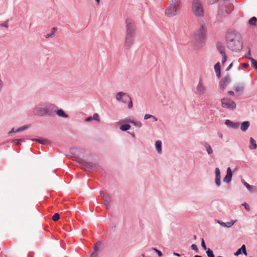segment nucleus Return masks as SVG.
I'll return each mask as SVG.
<instances>
[{
  "label": "nucleus",
  "mask_w": 257,
  "mask_h": 257,
  "mask_svg": "<svg viewBox=\"0 0 257 257\" xmlns=\"http://www.w3.org/2000/svg\"><path fill=\"white\" fill-rule=\"evenodd\" d=\"M152 116H153V115H151V114H146L144 116V119H149L150 118H152Z\"/></svg>",
  "instance_id": "nucleus-49"
},
{
  "label": "nucleus",
  "mask_w": 257,
  "mask_h": 257,
  "mask_svg": "<svg viewBox=\"0 0 257 257\" xmlns=\"http://www.w3.org/2000/svg\"><path fill=\"white\" fill-rule=\"evenodd\" d=\"M228 94L230 95H232V96H233L234 95V92L233 91H231V90L228 91Z\"/></svg>",
  "instance_id": "nucleus-55"
},
{
  "label": "nucleus",
  "mask_w": 257,
  "mask_h": 257,
  "mask_svg": "<svg viewBox=\"0 0 257 257\" xmlns=\"http://www.w3.org/2000/svg\"><path fill=\"white\" fill-rule=\"evenodd\" d=\"M206 91V87L204 86L203 83L201 80L200 79L198 85L196 87V92L197 94L199 95L204 94Z\"/></svg>",
  "instance_id": "nucleus-12"
},
{
  "label": "nucleus",
  "mask_w": 257,
  "mask_h": 257,
  "mask_svg": "<svg viewBox=\"0 0 257 257\" xmlns=\"http://www.w3.org/2000/svg\"><path fill=\"white\" fill-rule=\"evenodd\" d=\"M215 177H221L220 169L218 168L215 169Z\"/></svg>",
  "instance_id": "nucleus-43"
},
{
  "label": "nucleus",
  "mask_w": 257,
  "mask_h": 257,
  "mask_svg": "<svg viewBox=\"0 0 257 257\" xmlns=\"http://www.w3.org/2000/svg\"><path fill=\"white\" fill-rule=\"evenodd\" d=\"M34 114L35 115H38V116L46 115L45 107H36L34 109Z\"/></svg>",
  "instance_id": "nucleus-15"
},
{
  "label": "nucleus",
  "mask_w": 257,
  "mask_h": 257,
  "mask_svg": "<svg viewBox=\"0 0 257 257\" xmlns=\"http://www.w3.org/2000/svg\"><path fill=\"white\" fill-rule=\"evenodd\" d=\"M242 205L243 206H244V207L246 211H249L250 210V207L247 203H246V202H244Z\"/></svg>",
  "instance_id": "nucleus-46"
},
{
  "label": "nucleus",
  "mask_w": 257,
  "mask_h": 257,
  "mask_svg": "<svg viewBox=\"0 0 257 257\" xmlns=\"http://www.w3.org/2000/svg\"><path fill=\"white\" fill-rule=\"evenodd\" d=\"M227 48L232 51L239 52L242 49V43L240 40L239 35L234 31L229 30L225 36Z\"/></svg>",
  "instance_id": "nucleus-1"
},
{
  "label": "nucleus",
  "mask_w": 257,
  "mask_h": 257,
  "mask_svg": "<svg viewBox=\"0 0 257 257\" xmlns=\"http://www.w3.org/2000/svg\"><path fill=\"white\" fill-rule=\"evenodd\" d=\"M102 199L104 201L103 204L107 209L110 208L109 204L111 202V198L108 194H104L102 195Z\"/></svg>",
  "instance_id": "nucleus-13"
},
{
  "label": "nucleus",
  "mask_w": 257,
  "mask_h": 257,
  "mask_svg": "<svg viewBox=\"0 0 257 257\" xmlns=\"http://www.w3.org/2000/svg\"><path fill=\"white\" fill-rule=\"evenodd\" d=\"M152 117L154 119L155 121H157V118L153 115V116H152Z\"/></svg>",
  "instance_id": "nucleus-61"
},
{
  "label": "nucleus",
  "mask_w": 257,
  "mask_h": 257,
  "mask_svg": "<svg viewBox=\"0 0 257 257\" xmlns=\"http://www.w3.org/2000/svg\"><path fill=\"white\" fill-rule=\"evenodd\" d=\"M216 46L217 50L221 55L225 54V47L221 42H217Z\"/></svg>",
  "instance_id": "nucleus-17"
},
{
  "label": "nucleus",
  "mask_w": 257,
  "mask_h": 257,
  "mask_svg": "<svg viewBox=\"0 0 257 257\" xmlns=\"http://www.w3.org/2000/svg\"><path fill=\"white\" fill-rule=\"evenodd\" d=\"M173 255L177 257H180L181 256V255L179 253L176 252H173Z\"/></svg>",
  "instance_id": "nucleus-57"
},
{
  "label": "nucleus",
  "mask_w": 257,
  "mask_h": 257,
  "mask_svg": "<svg viewBox=\"0 0 257 257\" xmlns=\"http://www.w3.org/2000/svg\"><path fill=\"white\" fill-rule=\"evenodd\" d=\"M232 65H233V64L232 63L231 64H230V65L226 69V71H228L232 67Z\"/></svg>",
  "instance_id": "nucleus-56"
},
{
  "label": "nucleus",
  "mask_w": 257,
  "mask_h": 257,
  "mask_svg": "<svg viewBox=\"0 0 257 257\" xmlns=\"http://www.w3.org/2000/svg\"><path fill=\"white\" fill-rule=\"evenodd\" d=\"M216 72V76L219 78L221 76V72L220 71H219V72Z\"/></svg>",
  "instance_id": "nucleus-54"
},
{
  "label": "nucleus",
  "mask_w": 257,
  "mask_h": 257,
  "mask_svg": "<svg viewBox=\"0 0 257 257\" xmlns=\"http://www.w3.org/2000/svg\"><path fill=\"white\" fill-rule=\"evenodd\" d=\"M194 257H202V256L201 255H195Z\"/></svg>",
  "instance_id": "nucleus-63"
},
{
  "label": "nucleus",
  "mask_w": 257,
  "mask_h": 257,
  "mask_svg": "<svg viewBox=\"0 0 257 257\" xmlns=\"http://www.w3.org/2000/svg\"><path fill=\"white\" fill-rule=\"evenodd\" d=\"M92 119L99 122L100 121L99 116L98 113H95L93 115Z\"/></svg>",
  "instance_id": "nucleus-38"
},
{
  "label": "nucleus",
  "mask_w": 257,
  "mask_h": 257,
  "mask_svg": "<svg viewBox=\"0 0 257 257\" xmlns=\"http://www.w3.org/2000/svg\"><path fill=\"white\" fill-rule=\"evenodd\" d=\"M244 57L250 60L251 63L252 67L255 70H257V61L251 57H248L247 55H245Z\"/></svg>",
  "instance_id": "nucleus-26"
},
{
  "label": "nucleus",
  "mask_w": 257,
  "mask_h": 257,
  "mask_svg": "<svg viewBox=\"0 0 257 257\" xmlns=\"http://www.w3.org/2000/svg\"><path fill=\"white\" fill-rule=\"evenodd\" d=\"M24 140L23 139H14L13 140L12 142L15 144L16 145L19 146L21 144V143L24 142Z\"/></svg>",
  "instance_id": "nucleus-35"
},
{
  "label": "nucleus",
  "mask_w": 257,
  "mask_h": 257,
  "mask_svg": "<svg viewBox=\"0 0 257 257\" xmlns=\"http://www.w3.org/2000/svg\"><path fill=\"white\" fill-rule=\"evenodd\" d=\"M191 10L192 13L197 17H202L204 15V10L200 0H192L191 3Z\"/></svg>",
  "instance_id": "nucleus-3"
},
{
  "label": "nucleus",
  "mask_w": 257,
  "mask_h": 257,
  "mask_svg": "<svg viewBox=\"0 0 257 257\" xmlns=\"http://www.w3.org/2000/svg\"><path fill=\"white\" fill-rule=\"evenodd\" d=\"M125 34H136L137 26L135 21L130 18H127L125 21Z\"/></svg>",
  "instance_id": "nucleus-4"
},
{
  "label": "nucleus",
  "mask_w": 257,
  "mask_h": 257,
  "mask_svg": "<svg viewBox=\"0 0 257 257\" xmlns=\"http://www.w3.org/2000/svg\"><path fill=\"white\" fill-rule=\"evenodd\" d=\"M132 121H133V120H132L131 118L130 117H126L124 119V122H130V123H132Z\"/></svg>",
  "instance_id": "nucleus-50"
},
{
  "label": "nucleus",
  "mask_w": 257,
  "mask_h": 257,
  "mask_svg": "<svg viewBox=\"0 0 257 257\" xmlns=\"http://www.w3.org/2000/svg\"><path fill=\"white\" fill-rule=\"evenodd\" d=\"M14 128H13L9 133V134L10 135L11 133L15 132Z\"/></svg>",
  "instance_id": "nucleus-58"
},
{
  "label": "nucleus",
  "mask_w": 257,
  "mask_h": 257,
  "mask_svg": "<svg viewBox=\"0 0 257 257\" xmlns=\"http://www.w3.org/2000/svg\"><path fill=\"white\" fill-rule=\"evenodd\" d=\"M225 124L229 126L230 128L235 129L238 127L240 123L237 122H234L229 119H226L225 121Z\"/></svg>",
  "instance_id": "nucleus-16"
},
{
  "label": "nucleus",
  "mask_w": 257,
  "mask_h": 257,
  "mask_svg": "<svg viewBox=\"0 0 257 257\" xmlns=\"http://www.w3.org/2000/svg\"><path fill=\"white\" fill-rule=\"evenodd\" d=\"M75 158H76V162H78V163H79V164L81 165V166L82 165V164L84 163V162L85 161L79 157H75Z\"/></svg>",
  "instance_id": "nucleus-37"
},
{
  "label": "nucleus",
  "mask_w": 257,
  "mask_h": 257,
  "mask_svg": "<svg viewBox=\"0 0 257 257\" xmlns=\"http://www.w3.org/2000/svg\"><path fill=\"white\" fill-rule=\"evenodd\" d=\"M97 5H99L100 3V0H95Z\"/></svg>",
  "instance_id": "nucleus-62"
},
{
  "label": "nucleus",
  "mask_w": 257,
  "mask_h": 257,
  "mask_svg": "<svg viewBox=\"0 0 257 257\" xmlns=\"http://www.w3.org/2000/svg\"><path fill=\"white\" fill-rule=\"evenodd\" d=\"M136 37V34H125V40L124 42V48L128 50L134 44Z\"/></svg>",
  "instance_id": "nucleus-8"
},
{
  "label": "nucleus",
  "mask_w": 257,
  "mask_h": 257,
  "mask_svg": "<svg viewBox=\"0 0 257 257\" xmlns=\"http://www.w3.org/2000/svg\"><path fill=\"white\" fill-rule=\"evenodd\" d=\"M152 249L153 250H154L157 253V254L159 257H161L162 256V255H163L162 253L160 250H158V249H157L156 248H155V247H152Z\"/></svg>",
  "instance_id": "nucleus-42"
},
{
  "label": "nucleus",
  "mask_w": 257,
  "mask_h": 257,
  "mask_svg": "<svg viewBox=\"0 0 257 257\" xmlns=\"http://www.w3.org/2000/svg\"><path fill=\"white\" fill-rule=\"evenodd\" d=\"M132 123L134 126H135L136 127H137L138 128H140L142 125V123L141 122L138 121H135L134 120H133V121H132Z\"/></svg>",
  "instance_id": "nucleus-36"
},
{
  "label": "nucleus",
  "mask_w": 257,
  "mask_h": 257,
  "mask_svg": "<svg viewBox=\"0 0 257 257\" xmlns=\"http://www.w3.org/2000/svg\"><path fill=\"white\" fill-rule=\"evenodd\" d=\"M221 102L222 107L230 110H233L236 107L235 102L228 97H224L222 98L221 99Z\"/></svg>",
  "instance_id": "nucleus-7"
},
{
  "label": "nucleus",
  "mask_w": 257,
  "mask_h": 257,
  "mask_svg": "<svg viewBox=\"0 0 257 257\" xmlns=\"http://www.w3.org/2000/svg\"><path fill=\"white\" fill-rule=\"evenodd\" d=\"M92 117L91 116H88L87 117H86L85 119V120L87 122H89V121H90L91 120H92Z\"/></svg>",
  "instance_id": "nucleus-51"
},
{
  "label": "nucleus",
  "mask_w": 257,
  "mask_h": 257,
  "mask_svg": "<svg viewBox=\"0 0 257 257\" xmlns=\"http://www.w3.org/2000/svg\"><path fill=\"white\" fill-rule=\"evenodd\" d=\"M221 177H215V184L217 187H219L221 185Z\"/></svg>",
  "instance_id": "nucleus-40"
},
{
  "label": "nucleus",
  "mask_w": 257,
  "mask_h": 257,
  "mask_svg": "<svg viewBox=\"0 0 257 257\" xmlns=\"http://www.w3.org/2000/svg\"><path fill=\"white\" fill-rule=\"evenodd\" d=\"M131 128V126L128 124H122L120 126V130L122 131H126Z\"/></svg>",
  "instance_id": "nucleus-31"
},
{
  "label": "nucleus",
  "mask_w": 257,
  "mask_h": 257,
  "mask_svg": "<svg viewBox=\"0 0 257 257\" xmlns=\"http://www.w3.org/2000/svg\"><path fill=\"white\" fill-rule=\"evenodd\" d=\"M221 55L222 56V63H224L226 61V60H227V56L225 55V54H224L223 55Z\"/></svg>",
  "instance_id": "nucleus-48"
},
{
  "label": "nucleus",
  "mask_w": 257,
  "mask_h": 257,
  "mask_svg": "<svg viewBox=\"0 0 257 257\" xmlns=\"http://www.w3.org/2000/svg\"><path fill=\"white\" fill-rule=\"evenodd\" d=\"M29 127V126L28 125H23L22 126H21V127H19L18 129H17L16 130L15 132L16 133H19V132L23 131L26 130L27 128H28Z\"/></svg>",
  "instance_id": "nucleus-32"
},
{
  "label": "nucleus",
  "mask_w": 257,
  "mask_h": 257,
  "mask_svg": "<svg viewBox=\"0 0 257 257\" xmlns=\"http://www.w3.org/2000/svg\"><path fill=\"white\" fill-rule=\"evenodd\" d=\"M106 193H104L103 191H100V195L101 196V197H102V195H104V194H106Z\"/></svg>",
  "instance_id": "nucleus-59"
},
{
  "label": "nucleus",
  "mask_w": 257,
  "mask_h": 257,
  "mask_svg": "<svg viewBox=\"0 0 257 257\" xmlns=\"http://www.w3.org/2000/svg\"><path fill=\"white\" fill-rule=\"evenodd\" d=\"M201 245L202 246V247L204 249V250H207V248H206V246L205 245V242H204V240L203 239V238H202V240H201Z\"/></svg>",
  "instance_id": "nucleus-45"
},
{
  "label": "nucleus",
  "mask_w": 257,
  "mask_h": 257,
  "mask_svg": "<svg viewBox=\"0 0 257 257\" xmlns=\"http://www.w3.org/2000/svg\"><path fill=\"white\" fill-rule=\"evenodd\" d=\"M181 8V3L180 0H171L168 7L165 10V15L168 17H172L175 16Z\"/></svg>",
  "instance_id": "nucleus-2"
},
{
  "label": "nucleus",
  "mask_w": 257,
  "mask_h": 257,
  "mask_svg": "<svg viewBox=\"0 0 257 257\" xmlns=\"http://www.w3.org/2000/svg\"><path fill=\"white\" fill-rule=\"evenodd\" d=\"M242 66L245 68H247L249 67V64L247 63H244L242 64Z\"/></svg>",
  "instance_id": "nucleus-52"
},
{
  "label": "nucleus",
  "mask_w": 257,
  "mask_h": 257,
  "mask_svg": "<svg viewBox=\"0 0 257 257\" xmlns=\"http://www.w3.org/2000/svg\"><path fill=\"white\" fill-rule=\"evenodd\" d=\"M59 218H60V215H59V213H56L53 215V216L52 217V219L54 221H56L59 219Z\"/></svg>",
  "instance_id": "nucleus-41"
},
{
  "label": "nucleus",
  "mask_w": 257,
  "mask_h": 257,
  "mask_svg": "<svg viewBox=\"0 0 257 257\" xmlns=\"http://www.w3.org/2000/svg\"><path fill=\"white\" fill-rule=\"evenodd\" d=\"M206 28L204 25H202L200 28L197 30L194 35V38L196 40L201 44L204 43L205 39Z\"/></svg>",
  "instance_id": "nucleus-6"
},
{
  "label": "nucleus",
  "mask_w": 257,
  "mask_h": 257,
  "mask_svg": "<svg viewBox=\"0 0 257 257\" xmlns=\"http://www.w3.org/2000/svg\"><path fill=\"white\" fill-rule=\"evenodd\" d=\"M250 125V122L248 121H245L241 123L240 130L243 132H245Z\"/></svg>",
  "instance_id": "nucleus-23"
},
{
  "label": "nucleus",
  "mask_w": 257,
  "mask_h": 257,
  "mask_svg": "<svg viewBox=\"0 0 257 257\" xmlns=\"http://www.w3.org/2000/svg\"><path fill=\"white\" fill-rule=\"evenodd\" d=\"M236 220H232L231 221H229V222H227L225 223V222H223L218 220L217 221V222L222 226L229 228V227H231L234 224V223L236 222Z\"/></svg>",
  "instance_id": "nucleus-18"
},
{
  "label": "nucleus",
  "mask_w": 257,
  "mask_h": 257,
  "mask_svg": "<svg viewBox=\"0 0 257 257\" xmlns=\"http://www.w3.org/2000/svg\"><path fill=\"white\" fill-rule=\"evenodd\" d=\"M155 147L158 153L162 152V142L161 141L158 140L156 142Z\"/></svg>",
  "instance_id": "nucleus-28"
},
{
  "label": "nucleus",
  "mask_w": 257,
  "mask_h": 257,
  "mask_svg": "<svg viewBox=\"0 0 257 257\" xmlns=\"http://www.w3.org/2000/svg\"><path fill=\"white\" fill-rule=\"evenodd\" d=\"M58 107L52 104H50L49 105H47L45 106V114L48 115H51L53 114H54L55 111L56 109H57Z\"/></svg>",
  "instance_id": "nucleus-11"
},
{
  "label": "nucleus",
  "mask_w": 257,
  "mask_h": 257,
  "mask_svg": "<svg viewBox=\"0 0 257 257\" xmlns=\"http://www.w3.org/2000/svg\"><path fill=\"white\" fill-rule=\"evenodd\" d=\"M243 253L245 255H247V252L246 249V246L244 244H242L240 248H239L235 253L234 255L238 256L241 253Z\"/></svg>",
  "instance_id": "nucleus-19"
},
{
  "label": "nucleus",
  "mask_w": 257,
  "mask_h": 257,
  "mask_svg": "<svg viewBox=\"0 0 257 257\" xmlns=\"http://www.w3.org/2000/svg\"><path fill=\"white\" fill-rule=\"evenodd\" d=\"M81 167L85 171L90 172L96 167V164L91 162L85 161Z\"/></svg>",
  "instance_id": "nucleus-9"
},
{
  "label": "nucleus",
  "mask_w": 257,
  "mask_h": 257,
  "mask_svg": "<svg viewBox=\"0 0 257 257\" xmlns=\"http://www.w3.org/2000/svg\"><path fill=\"white\" fill-rule=\"evenodd\" d=\"M57 30V28L56 27H53V28H52L51 32L49 34H47L46 36V38H49L50 37H52L54 35V34Z\"/></svg>",
  "instance_id": "nucleus-30"
},
{
  "label": "nucleus",
  "mask_w": 257,
  "mask_h": 257,
  "mask_svg": "<svg viewBox=\"0 0 257 257\" xmlns=\"http://www.w3.org/2000/svg\"><path fill=\"white\" fill-rule=\"evenodd\" d=\"M242 182L244 186L249 191H256V188L255 186H251L245 182L244 180L242 181Z\"/></svg>",
  "instance_id": "nucleus-24"
},
{
  "label": "nucleus",
  "mask_w": 257,
  "mask_h": 257,
  "mask_svg": "<svg viewBox=\"0 0 257 257\" xmlns=\"http://www.w3.org/2000/svg\"><path fill=\"white\" fill-rule=\"evenodd\" d=\"M256 21H257V18L255 17H252V18H251L249 19L248 23L250 25H251V26L255 25Z\"/></svg>",
  "instance_id": "nucleus-34"
},
{
  "label": "nucleus",
  "mask_w": 257,
  "mask_h": 257,
  "mask_svg": "<svg viewBox=\"0 0 257 257\" xmlns=\"http://www.w3.org/2000/svg\"><path fill=\"white\" fill-rule=\"evenodd\" d=\"M191 248L192 250L195 251L196 252H198V249L197 245L195 244H192L191 246Z\"/></svg>",
  "instance_id": "nucleus-44"
},
{
  "label": "nucleus",
  "mask_w": 257,
  "mask_h": 257,
  "mask_svg": "<svg viewBox=\"0 0 257 257\" xmlns=\"http://www.w3.org/2000/svg\"><path fill=\"white\" fill-rule=\"evenodd\" d=\"M218 135L219 137H220L221 138H222L223 136H222V134L221 133H218Z\"/></svg>",
  "instance_id": "nucleus-60"
},
{
  "label": "nucleus",
  "mask_w": 257,
  "mask_h": 257,
  "mask_svg": "<svg viewBox=\"0 0 257 257\" xmlns=\"http://www.w3.org/2000/svg\"><path fill=\"white\" fill-rule=\"evenodd\" d=\"M244 85H237V86H236L234 87V91L236 92H243V89H244Z\"/></svg>",
  "instance_id": "nucleus-29"
},
{
  "label": "nucleus",
  "mask_w": 257,
  "mask_h": 257,
  "mask_svg": "<svg viewBox=\"0 0 257 257\" xmlns=\"http://www.w3.org/2000/svg\"><path fill=\"white\" fill-rule=\"evenodd\" d=\"M31 140L33 142H36L39 143L42 145H46L49 144L50 141L46 139H32Z\"/></svg>",
  "instance_id": "nucleus-21"
},
{
  "label": "nucleus",
  "mask_w": 257,
  "mask_h": 257,
  "mask_svg": "<svg viewBox=\"0 0 257 257\" xmlns=\"http://www.w3.org/2000/svg\"><path fill=\"white\" fill-rule=\"evenodd\" d=\"M206 253L207 257H215L213 251L210 248H207Z\"/></svg>",
  "instance_id": "nucleus-33"
},
{
  "label": "nucleus",
  "mask_w": 257,
  "mask_h": 257,
  "mask_svg": "<svg viewBox=\"0 0 257 257\" xmlns=\"http://www.w3.org/2000/svg\"><path fill=\"white\" fill-rule=\"evenodd\" d=\"M250 145L249 146V148L251 150H255L257 148V144L256 143V141L252 138H250Z\"/></svg>",
  "instance_id": "nucleus-27"
},
{
  "label": "nucleus",
  "mask_w": 257,
  "mask_h": 257,
  "mask_svg": "<svg viewBox=\"0 0 257 257\" xmlns=\"http://www.w3.org/2000/svg\"><path fill=\"white\" fill-rule=\"evenodd\" d=\"M202 145H203L206 148V151L208 154L210 155L213 153V150L211 146L207 142H204L202 143Z\"/></svg>",
  "instance_id": "nucleus-22"
},
{
  "label": "nucleus",
  "mask_w": 257,
  "mask_h": 257,
  "mask_svg": "<svg viewBox=\"0 0 257 257\" xmlns=\"http://www.w3.org/2000/svg\"><path fill=\"white\" fill-rule=\"evenodd\" d=\"M116 99L117 101H121L123 103L128 102V108L131 109L133 107V102L130 95L124 92H119L116 95Z\"/></svg>",
  "instance_id": "nucleus-5"
},
{
  "label": "nucleus",
  "mask_w": 257,
  "mask_h": 257,
  "mask_svg": "<svg viewBox=\"0 0 257 257\" xmlns=\"http://www.w3.org/2000/svg\"><path fill=\"white\" fill-rule=\"evenodd\" d=\"M214 69H215V72L220 71V64L219 62H217L214 65Z\"/></svg>",
  "instance_id": "nucleus-39"
},
{
  "label": "nucleus",
  "mask_w": 257,
  "mask_h": 257,
  "mask_svg": "<svg viewBox=\"0 0 257 257\" xmlns=\"http://www.w3.org/2000/svg\"><path fill=\"white\" fill-rule=\"evenodd\" d=\"M55 112L60 117L64 118H67L68 117V115L62 109H58L57 110L56 109Z\"/></svg>",
  "instance_id": "nucleus-25"
},
{
  "label": "nucleus",
  "mask_w": 257,
  "mask_h": 257,
  "mask_svg": "<svg viewBox=\"0 0 257 257\" xmlns=\"http://www.w3.org/2000/svg\"><path fill=\"white\" fill-rule=\"evenodd\" d=\"M230 82V77L229 75H226L220 80L219 82V86L222 90H224Z\"/></svg>",
  "instance_id": "nucleus-10"
},
{
  "label": "nucleus",
  "mask_w": 257,
  "mask_h": 257,
  "mask_svg": "<svg viewBox=\"0 0 257 257\" xmlns=\"http://www.w3.org/2000/svg\"><path fill=\"white\" fill-rule=\"evenodd\" d=\"M247 49H248V53L245 55H247L248 57H250V55H251L250 49L249 47H248Z\"/></svg>",
  "instance_id": "nucleus-53"
},
{
  "label": "nucleus",
  "mask_w": 257,
  "mask_h": 257,
  "mask_svg": "<svg viewBox=\"0 0 257 257\" xmlns=\"http://www.w3.org/2000/svg\"><path fill=\"white\" fill-rule=\"evenodd\" d=\"M232 177V173L231 169L230 167L227 168V173L225 176V177L223 178V181L226 183H229L231 181Z\"/></svg>",
  "instance_id": "nucleus-14"
},
{
  "label": "nucleus",
  "mask_w": 257,
  "mask_h": 257,
  "mask_svg": "<svg viewBox=\"0 0 257 257\" xmlns=\"http://www.w3.org/2000/svg\"><path fill=\"white\" fill-rule=\"evenodd\" d=\"M1 26L8 28L9 27V20H7L6 22H5V23L2 24Z\"/></svg>",
  "instance_id": "nucleus-47"
},
{
  "label": "nucleus",
  "mask_w": 257,
  "mask_h": 257,
  "mask_svg": "<svg viewBox=\"0 0 257 257\" xmlns=\"http://www.w3.org/2000/svg\"><path fill=\"white\" fill-rule=\"evenodd\" d=\"M193 238H194V239H196V235H193Z\"/></svg>",
  "instance_id": "nucleus-64"
},
{
  "label": "nucleus",
  "mask_w": 257,
  "mask_h": 257,
  "mask_svg": "<svg viewBox=\"0 0 257 257\" xmlns=\"http://www.w3.org/2000/svg\"><path fill=\"white\" fill-rule=\"evenodd\" d=\"M100 243H95L93 246L94 251L91 253V257H96L97 255V252L99 250V247L100 246Z\"/></svg>",
  "instance_id": "nucleus-20"
}]
</instances>
